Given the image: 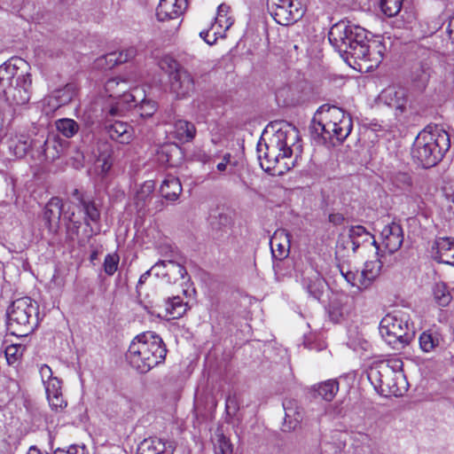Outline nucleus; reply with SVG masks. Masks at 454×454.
Listing matches in <instances>:
<instances>
[{
    "mask_svg": "<svg viewBox=\"0 0 454 454\" xmlns=\"http://www.w3.org/2000/svg\"><path fill=\"white\" fill-rule=\"evenodd\" d=\"M352 128L349 114L335 106L323 105L315 113L309 130L317 144L333 147L344 142Z\"/></svg>",
    "mask_w": 454,
    "mask_h": 454,
    "instance_id": "f257e3e1",
    "label": "nucleus"
},
{
    "mask_svg": "<svg viewBox=\"0 0 454 454\" xmlns=\"http://www.w3.org/2000/svg\"><path fill=\"white\" fill-rule=\"evenodd\" d=\"M299 140L298 130L292 125L282 124L270 139L264 144V150L258 145V160L262 168L272 176H281L290 169L286 161L293 154L292 147Z\"/></svg>",
    "mask_w": 454,
    "mask_h": 454,
    "instance_id": "f03ea898",
    "label": "nucleus"
},
{
    "mask_svg": "<svg viewBox=\"0 0 454 454\" xmlns=\"http://www.w3.org/2000/svg\"><path fill=\"white\" fill-rule=\"evenodd\" d=\"M167 348L162 339L154 332H145L131 341L126 358L139 373H146L165 361Z\"/></svg>",
    "mask_w": 454,
    "mask_h": 454,
    "instance_id": "7ed1b4c3",
    "label": "nucleus"
},
{
    "mask_svg": "<svg viewBox=\"0 0 454 454\" xmlns=\"http://www.w3.org/2000/svg\"><path fill=\"white\" fill-rule=\"evenodd\" d=\"M450 146V136L444 129L438 127L424 129L413 143L411 157L422 168H432L442 159Z\"/></svg>",
    "mask_w": 454,
    "mask_h": 454,
    "instance_id": "20e7f679",
    "label": "nucleus"
},
{
    "mask_svg": "<svg viewBox=\"0 0 454 454\" xmlns=\"http://www.w3.org/2000/svg\"><path fill=\"white\" fill-rule=\"evenodd\" d=\"M38 325V305L29 297L14 301L7 310V329L11 334L23 337Z\"/></svg>",
    "mask_w": 454,
    "mask_h": 454,
    "instance_id": "39448f33",
    "label": "nucleus"
},
{
    "mask_svg": "<svg viewBox=\"0 0 454 454\" xmlns=\"http://www.w3.org/2000/svg\"><path fill=\"white\" fill-rule=\"evenodd\" d=\"M380 333L389 345L401 348L415 337V329L407 313L398 310L387 314L380 323Z\"/></svg>",
    "mask_w": 454,
    "mask_h": 454,
    "instance_id": "423d86ee",
    "label": "nucleus"
},
{
    "mask_svg": "<svg viewBox=\"0 0 454 454\" xmlns=\"http://www.w3.org/2000/svg\"><path fill=\"white\" fill-rule=\"evenodd\" d=\"M129 90V82L126 79L121 77H113L106 81L105 90L114 101L106 106L102 113L106 117H121L131 108V103L135 101V95L128 92Z\"/></svg>",
    "mask_w": 454,
    "mask_h": 454,
    "instance_id": "0eeeda50",
    "label": "nucleus"
},
{
    "mask_svg": "<svg viewBox=\"0 0 454 454\" xmlns=\"http://www.w3.org/2000/svg\"><path fill=\"white\" fill-rule=\"evenodd\" d=\"M402 367L403 362L400 359H392L379 369L372 371V375L378 380L382 393H386V395H402L406 389Z\"/></svg>",
    "mask_w": 454,
    "mask_h": 454,
    "instance_id": "6e6552de",
    "label": "nucleus"
},
{
    "mask_svg": "<svg viewBox=\"0 0 454 454\" xmlns=\"http://www.w3.org/2000/svg\"><path fill=\"white\" fill-rule=\"evenodd\" d=\"M369 32L364 27L350 21L340 20L332 26L328 33V39L333 47L340 53H347L356 37L365 38Z\"/></svg>",
    "mask_w": 454,
    "mask_h": 454,
    "instance_id": "1a4fd4ad",
    "label": "nucleus"
},
{
    "mask_svg": "<svg viewBox=\"0 0 454 454\" xmlns=\"http://www.w3.org/2000/svg\"><path fill=\"white\" fill-rule=\"evenodd\" d=\"M268 9L275 21L282 26L295 23L304 14L299 0H268Z\"/></svg>",
    "mask_w": 454,
    "mask_h": 454,
    "instance_id": "9d476101",
    "label": "nucleus"
},
{
    "mask_svg": "<svg viewBox=\"0 0 454 454\" xmlns=\"http://www.w3.org/2000/svg\"><path fill=\"white\" fill-rule=\"evenodd\" d=\"M386 181L390 191L396 194H407V199L412 200L417 207H420L421 197L413 192L412 178L408 172L396 169L389 170L386 175Z\"/></svg>",
    "mask_w": 454,
    "mask_h": 454,
    "instance_id": "9b49d317",
    "label": "nucleus"
},
{
    "mask_svg": "<svg viewBox=\"0 0 454 454\" xmlns=\"http://www.w3.org/2000/svg\"><path fill=\"white\" fill-rule=\"evenodd\" d=\"M169 67L173 70L169 74L170 90L177 98L189 95L194 89V81L192 74L178 64L171 60Z\"/></svg>",
    "mask_w": 454,
    "mask_h": 454,
    "instance_id": "f8f14e48",
    "label": "nucleus"
},
{
    "mask_svg": "<svg viewBox=\"0 0 454 454\" xmlns=\"http://www.w3.org/2000/svg\"><path fill=\"white\" fill-rule=\"evenodd\" d=\"M27 63L21 59H11L0 66V94L14 84L19 79H22L27 72L23 69Z\"/></svg>",
    "mask_w": 454,
    "mask_h": 454,
    "instance_id": "ddd939ff",
    "label": "nucleus"
},
{
    "mask_svg": "<svg viewBox=\"0 0 454 454\" xmlns=\"http://www.w3.org/2000/svg\"><path fill=\"white\" fill-rule=\"evenodd\" d=\"M31 74L27 71L22 79L16 81L6 92L2 95L5 100L11 105L22 106L27 104L31 96Z\"/></svg>",
    "mask_w": 454,
    "mask_h": 454,
    "instance_id": "4468645a",
    "label": "nucleus"
},
{
    "mask_svg": "<svg viewBox=\"0 0 454 454\" xmlns=\"http://www.w3.org/2000/svg\"><path fill=\"white\" fill-rule=\"evenodd\" d=\"M301 283L309 297L317 301L321 300L326 282L317 270L313 267L306 268L301 274Z\"/></svg>",
    "mask_w": 454,
    "mask_h": 454,
    "instance_id": "2eb2a0df",
    "label": "nucleus"
},
{
    "mask_svg": "<svg viewBox=\"0 0 454 454\" xmlns=\"http://www.w3.org/2000/svg\"><path fill=\"white\" fill-rule=\"evenodd\" d=\"M386 51V47L382 43L380 36H372L367 42L365 46H362L358 49L356 54V59L370 62L369 67H378L383 58Z\"/></svg>",
    "mask_w": 454,
    "mask_h": 454,
    "instance_id": "dca6fc26",
    "label": "nucleus"
},
{
    "mask_svg": "<svg viewBox=\"0 0 454 454\" xmlns=\"http://www.w3.org/2000/svg\"><path fill=\"white\" fill-rule=\"evenodd\" d=\"M106 121L103 123V128L109 137L121 145H128L131 142L133 137L132 127L125 121L118 120H111L110 117L114 116L105 115Z\"/></svg>",
    "mask_w": 454,
    "mask_h": 454,
    "instance_id": "f3484780",
    "label": "nucleus"
},
{
    "mask_svg": "<svg viewBox=\"0 0 454 454\" xmlns=\"http://www.w3.org/2000/svg\"><path fill=\"white\" fill-rule=\"evenodd\" d=\"M381 245L389 254H394L403 245V231L402 226L395 222L385 225L380 232Z\"/></svg>",
    "mask_w": 454,
    "mask_h": 454,
    "instance_id": "a211bd4d",
    "label": "nucleus"
},
{
    "mask_svg": "<svg viewBox=\"0 0 454 454\" xmlns=\"http://www.w3.org/2000/svg\"><path fill=\"white\" fill-rule=\"evenodd\" d=\"M432 257L434 261L454 266V239L440 237L432 247Z\"/></svg>",
    "mask_w": 454,
    "mask_h": 454,
    "instance_id": "6ab92c4d",
    "label": "nucleus"
},
{
    "mask_svg": "<svg viewBox=\"0 0 454 454\" xmlns=\"http://www.w3.org/2000/svg\"><path fill=\"white\" fill-rule=\"evenodd\" d=\"M186 5V0H160L156 17L160 21L177 19L184 13Z\"/></svg>",
    "mask_w": 454,
    "mask_h": 454,
    "instance_id": "aec40b11",
    "label": "nucleus"
},
{
    "mask_svg": "<svg viewBox=\"0 0 454 454\" xmlns=\"http://www.w3.org/2000/svg\"><path fill=\"white\" fill-rule=\"evenodd\" d=\"M372 239V244L379 249L378 242L373 239V236L367 231V230L362 225L351 226L348 231V237L347 240H343L342 243H338V247L342 246L344 248L346 246H351L353 253H356L358 247L365 242H368Z\"/></svg>",
    "mask_w": 454,
    "mask_h": 454,
    "instance_id": "412c9836",
    "label": "nucleus"
},
{
    "mask_svg": "<svg viewBox=\"0 0 454 454\" xmlns=\"http://www.w3.org/2000/svg\"><path fill=\"white\" fill-rule=\"evenodd\" d=\"M37 143L25 134L12 135L6 140L9 153L18 158H23L29 149H36Z\"/></svg>",
    "mask_w": 454,
    "mask_h": 454,
    "instance_id": "4be33fe9",
    "label": "nucleus"
},
{
    "mask_svg": "<svg viewBox=\"0 0 454 454\" xmlns=\"http://www.w3.org/2000/svg\"><path fill=\"white\" fill-rule=\"evenodd\" d=\"M62 208L63 202L59 197L51 198L44 207L43 220L51 232H56L59 229Z\"/></svg>",
    "mask_w": 454,
    "mask_h": 454,
    "instance_id": "5701e85b",
    "label": "nucleus"
},
{
    "mask_svg": "<svg viewBox=\"0 0 454 454\" xmlns=\"http://www.w3.org/2000/svg\"><path fill=\"white\" fill-rule=\"evenodd\" d=\"M175 445L172 442L160 438H148L141 442L137 454H174Z\"/></svg>",
    "mask_w": 454,
    "mask_h": 454,
    "instance_id": "b1692460",
    "label": "nucleus"
},
{
    "mask_svg": "<svg viewBox=\"0 0 454 454\" xmlns=\"http://www.w3.org/2000/svg\"><path fill=\"white\" fill-rule=\"evenodd\" d=\"M43 386L50 406L56 411H62L67 406V402L63 398L60 380L51 379Z\"/></svg>",
    "mask_w": 454,
    "mask_h": 454,
    "instance_id": "393cba45",
    "label": "nucleus"
},
{
    "mask_svg": "<svg viewBox=\"0 0 454 454\" xmlns=\"http://www.w3.org/2000/svg\"><path fill=\"white\" fill-rule=\"evenodd\" d=\"M380 98L386 105L403 112L407 101V92L403 87H388L382 90Z\"/></svg>",
    "mask_w": 454,
    "mask_h": 454,
    "instance_id": "a878e982",
    "label": "nucleus"
},
{
    "mask_svg": "<svg viewBox=\"0 0 454 454\" xmlns=\"http://www.w3.org/2000/svg\"><path fill=\"white\" fill-rule=\"evenodd\" d=\"M290 234L286 231H278L270 239L272 256L278 260L286 258L289 254Z\"/></svg>",
    "mask_w": 454,
    "mask_h": 454,
    "instance_id": "bb28decb",
    "label": "nucleus"
},
{
    "mask_svg": "<svg viewBox=\"0 0 454 454\" xmlns=\"http://www.w3.org/2000/svg\"><path fill=\"white\" fill-rule=\"evenodd\" d=\"M381 262L380 261L367 262L361 272H359L358 290H365L371 286L373 281L380 276Z\"/></svg>",
    "mask_w": 454,
    "mask_h": 454,
    "instance_id": "cd10ccee",
    "label": "nucleus"
},
{
    "mask_svg": "<svg viewBox=\"0 0 454 454\" xmlns=\"http://www.w3.org/2000/svg\"><path fill=\"white\" fill-rule=\"evenodd\" d=\"M285 410V427L287 430L295 429L302 419L301 409L298 402L294 399H285L283 402Z\"/></svg>",
    "mask_w": 454,
    "mask_h": 454,
    "instance_id": "c85d7f7f",
    "label": "nucleus"
},
{
    "mask_svg": "<svg viewBox=\"0 0 454 454\" xmlns=\"http://www.w3.org/2000/svg\"><path fill=\"white\" fill-rule=\"evenodd\" d=\"M174 137L182 143L192 142L197 134L194 123L184 119H176L173 123Z\"/></svg>",
    "mask_w": 454,
    "mask_h": 454,
    "instance_id": "c756f323",
    "label": "nucleus"
},
{
    "mask_svg": "<svg viewBox=\"0 0 454 454\" xmlns=\"http://www.w3.org/2000/svg\"><path fill=\"white\" fill-rule=\"evenodd\" d=\"M75 96V86L73 83H67L63 88L55 90L49 97V104L56 108L65 106L72 101Z\"/></svg>",
    "mask_w": 454,
    "mask_h": 454,
    "instance_id": "7c9ffc66",
    "label": "nucleus"
},
{
    "mask_svg": "<svg viewBox=\"0 0 454 454\" xmlns=\"http://www.w3.org/2000/svg\"><path fill=\"white\" fill-rule=\"evenodd\" d=\"M38 157H43L44 160H53L59 157L61 151L60 144L54 137H48L43 142L36 140Z\"/></svg>",
    "mask_w": 454,
    "mask_h": 454,
    "instance_id": "2f4dec72",
    "label": "nucleus"
},
{
    "mask_svg": "<svg viewBox=\"0 0 454 454\" xmlns=\"http://www.w3.org/2000/svg\"><path fill=\"white\" fill-rule=\"evenodd\" d=\"M98 156L96 160V168L99 169L100 174L106 175L113 166L112 147L107 143H103L98 147Z\"/></svg>",
    "mask_w": 454,
    "mask_h": 454,
    "instance_id": "473e14b6",
    "label": "nucleus"
},
{
    "mask_svg": "<svg viewBox=\"0 0 454 454\" xmlns=\"http://www.w3.org/2000/svg\"><path fill=\"white\" fill-rule=\"evenodd\" d=\"M182 192L179 179L174 176H168L160 185L161 195L168 200H176Z\"/></svg>",
    "mask_w": 454,
    "mask_h": 454,
    "instance_id": "72a5a7b5",
    "label": "nucleus"
},
{
    "mask_svg": "<svg viewBox=\"0 0 454 454\" xmlns=\"http://www.w3.org/2000/svg\"><path fill=\"white\" fill-rule=\"evenodd\" d=\"M165 274V281L168 284H175L180 279L190 280L187 270L184 265L172 260H168Z\"/></svg>",
    "mask_w": 454,
    "mask_h": 454,
    "instance_id": "f704fd0d",
    "label": "nucleus"
},
{
    "mask_svg": "<svg viewBox=\"0 0 454 454\" xmlns=\"http://www.w3.org/2000/svg\"><path fill=\"white\" fill-rule=\"evenodd\" d=\"M432 69L427 63H421L412 73V84L419 90L423 91L431 77Z\"/></svg>",
    "mask_w": 454,
    "mask_h": 454,
    "instance_id": "c9c22d12",
    "label": "nucleus"
},
{
    "mask_svg": "<svg viewBox=\"0 0 454 454\" xmlns=\"http://www.w3.org/2000/svg\"><path fill=\"white\" fill-rule=\"evenodd\" d=\"M312 388L322 399L331 402L339 391V382L336 380H328L313 386Z\"/></svg>",
    "mask_w": 454,
    "mask_h": 454,
    "instance_id": "e433bc0d",
    "label": "nucleus"
},
{
    "mask_svg": "<svg viewBox=\"0 0 454 454\" xmlns=\"http://www.w3.org/2000/svg\"><path fill=\"white\" fill-rule=\"evenodd\" d=\"M85 215L84 223L89 226L90 223H98L100 221V210L96 202L89 198L87 200H82L80 206Z\"/></svg>",
    "mask_w": 454,
    "mask_h": 454,
    "instance_id": "4c0bfd02",
    "label": "nucleus"
},
{
    "mask_svg": "<svg viewBox=\"0 0 454 454\" xmlns=\"http://www.w3.org/2000/svg\"><path fill=\"white\" fill-rule=\"evenodd\" d=\"M55 127L59 134L67 138H71L75 136L79 129L80 125L77 121L70 118H62L55 121Z\"/></svg>",
    "mask_w": 454,
    "mask_h": 454,
    "instance_id": "58836bf2",
    "label": "nucleus"
},
{
    "mask_svg": "<svg viewBox=\"0 0 454 454\" xmlns=\"http://www.w3.org/2000/svg\"><path fill=\"white\" fill-rule=\"evenodd\" d=\"M136 100L131 103V108L134 114L139 115L141 118H150L157 111V103L151 99L144 98L137 105L135 104Z\"/></svg>",
    "mask_w": 454,
    "mask_h": 454,
    "instance_id": "ea45409f",
    "label": "nucleus"
},
{
    "mask_svg": "<svg viewBox=\"0 0 454 454\" xmlns=\"http://www.w3.org/2000/svg\"><path fill=\"white\" fill-rule=\"evenodd\" d=\"M433 293L435 302L441 307L448 306L452 300L450 290L444 282L436 283L434 286Z\"/></svg>",
    "mask_w": 454,
    "mask_h": 454,
    "instance_id": "a19ab883",
    "label": "nucleus"
},
{
    "mask_svg": "<svg viewBox=\"0 0 454 454\" xmlns=\"http://www.w3.org/2000/svg\"><path fill=\"white\" fill-rule=\"evenodd\" d=\"M166 310L168 315L173 318H180L187 310V304L183 301L179 296L168 299L166 303Z\"/></svg>",
    "mask_w": 454,
    "mask_h": 454,
    "instance_id": "79ce46f5",
    "label": "nucleus"
},
{
    "mask_svg": "<svg viewBox=\"0 0 454 454\" xmlns=\"http://www.w3.org/2000/svg\"><path fill=\"white\" fill-rule=\"evenodd\" d=\"M215 454H232V444L230 440L219 430L212 438Z\"/></svg>",
    "mask_w": 454,
    "mask_h": 454,
    "instance_id": "37998d69",
    "label": "nucleus"
},
{
    "mask_svg": "<svg viewBox=\"0 0 454 454\" xmlns=\"http://www.w3.org/2000/svg\"><path fill=\"white\" fill-rule=\"evenodd\" d=\"M137 54V50L134 47H129L126 50L119 51L118 55L116 52H111L106 54L104 59L112 66L115 64H121L133 59Z\"/></svg>",
    "mask_w": 454,
    "mask_h": 454,
    "instance_id": "c03bdc74",
    "label": "nucleus"
},
{
    "mask_svg": "<svg viewBox=\"0 0 454 454\" xmlns=\"http://www.w3.org/2000/svg\"><path fill=\"white\" fill-rule=\"evenodd\" d=\"M229 11L230 6L225 4H222L218 6L217 16L215 18V24H214L212 27L213 29L215 28V26L223 28L224 31L230 28L233 21L231 17H228Z\"/></svg>",
    "mask_w": 454,
    "mask_h": 454,
    "instance_id": "a18cd8bd",
    "label": "nucleus"
},
{
    "mask_svg": "<svg viewBox=\"0 0 454 454\" xmlns=\"http://www.w3.org/2000/svg\"><path fill=\"white\" fill-rule=\"evenodd\" d=\"M440 339L436 333L423 332L419 336V347L424 352H430L439 345Z\"/></svg>",
    "mask_w": 454,
    "mask_h": 454,
    "instance_id": "49530a36",
    "label": "nucleus"
},
{
    "mask_svg": "<svg viewBox=\"0 0 454 454\" xmlns=\"http://www.w3.org/2000/svg\"><path fill=\"white\" fill-rule=\"evenodd\" d=\"M403 0H381L380 9L387 17L396 16L403 6Z\"/></svg>",
    "mask_w": 454,
    "mask_h": 454,
    "instance_id": "de8ad7c7",
    "label": "nucleus"
},
{
    "mask_svg": "<svg viewBox=\"0 0 454 454\" xmlns=\"http://www.w3.org/2000/svg\"><path fill=\"white\" fill-rule=\"evenodd\" d=\"M231 154L226 153L223 155L221 161L216 164V170L220 175L231 174L236 167V161L231 162Z\"/></svg>",
    "mask_w": 454,
    "mask_h": 454,
    "instance_id": "09e8293b",
    "label": "nucleus"
},
{
    "mask_svg": "<svg viewBox=\"0 0 454 454\" xmlns=\"http://www.w3.org/2000/svg\"><path fill=\"white\" fill-rule=\"evenodd\" d=\"M119 261L120 257L116 253L106 254L103 263L106 274L108 276L114 275L118 269Z\"/></svg>",
    "mask_w": 454,
    "mask_h": 454,
    "instance_id": "8fccbe9b",
    "label": "nucleus"
},
{
    "mask_svg": "<svg viewBox=\"0 0 454 454\" xmlns=\"http://www.w3.org/2000/svg\"><path fill=\"white\" fill-rule=\"evenodd\" d=\"M24 348L21 345L12 344L5 348L4 354L9 364H15L21 356Z\"/></svg>",
    "mask_w": 454,
    "mask_h": 454,
    "instance_id": "3c124183",
    "label": "nucleus"
},
{
    "mask_svg": "<svg viewBox=\"0 0 454 454\" xmlns=\"http://www.w3.org/2000/svg\"><path fill=\"white\" fill-rule=\"evenodd\" d=\"M154 190V183L153 181L145 182L136 194L137 204L145 202Z\"/></svg>",
    "mask_w": 454,
    "mask_h": 454,
    "instance_id": "603ef678",
    "label": "nucleus"
},
{
    "mask_svg": "<svg viewBox=\"0 0 454 454\" xmlns=\"http://www.w3.org/2000/svg\"><path fill=\"white\" fill-rule=\"evenodd\" d=\"M369 40L370 38H368V35H365V38L356 37L354 39V42L352 43L350 49L347 51V53L340 54V56L344 59H348L349 56L356 59V53L357 52L358 49H360L362 46H365Z\"/></svg>",
    "mask_w": 454,
    "mask_h": 454,
    "instance_id": "864d4df0",
    "label": "nucleus"
},
{
    "mask_svg": "<svg viewBox=\"0 0 454 454\" xmlns=\"http://www.w3.org/2000/svg\"><path fill=\"white\" fill-rule=\"evenodd\" d=\"M168 260L157 262L152 268L151 270L157 278H161L165 280V272L167 269Z\"/></svg>",
    "mask_w": 454,
    "mask_h": 454,
    "instance_id": "5fc2aeb1",
    "label": "nucleus"
},
{
    "mask_svg": "<svg viewBox=\"0 0 454 454\" xmlns=\"http://www.w3.org/2000/svg\"><path fill=\"white\" fill-rule=\"evenodd\" d=\"M39 372L43 385H45V383L50 381L51 379L56 378L53 376L51 367L47 364H42L40 366Z\"/></svg>",
    "mask_w": 454,
    "mask_h": 454,
    "instance_id": "6e6d98bb",
    "label": "nucleus"
},
{
    "mask_svg": "<svg viewBox=\"0 0 454 454\" xmlns=\"http://www.w3.org/2000/svg\"><path fill=\"white\" fill-rule=\"evenodd\" d=\"M55 454H85L84 446L72 445L67 450L58 449Z\"/></svg>",
    "mask_w": 454,
    "mask_h": 454,
    "instance_id": "4d7b16f0",
    "label": "nucleus"
},
{
    "mask_svg": "<svg viewBox=\"0 0 454 454\" xmlns=\"http://www.w3.org/2000/svg\"><path fill=\"white\" fill-rule=\"evenodd\" d=\"M329 316L331 319L338 323L343 317V312L334 304L330 305Z\"/></svg>",
    "mask_w": 454,
    "mask_h": 454,
    "instance_id": "13d9d810",
    "label": "nucleus"
},
{
    "mask_svg": "<svg viewBox=\"0 0 454 454\" xmlns=\"http://www.w3.org/2000/svg\"><path fill=\"white\" fill-rule=\"evenodd\" d=\"M342 275L348 283H349L352 286H356L358 288L359 272L354 273L352 271H348L346 274L342 273Z\"/></svg>",
    "mask_w": 454,
    "mask_h": 454,
    "instance_id": "bf43d9fd",
    "label": "nucleus"
},
{
    "mask_svg": "<svg viewBox=\"0 0 454 454\" xmlns=\"http://www.w3.org/2000/svg\"><path fill=\"white\" fill-rule=\"evenodd\" d=\"M329 222L333 223V225H340L344 223L345 217L340 213H332L329 215Z\"/></svg>",
    "mask_w": 454,
    "mask_h": 454,
    "instance_id": "052dcab7",
    "label": "nucleus"
},
{
    "mask_svg": "<svg viewBox=\"0 0 454 454\" xmlns=\"http://www.w3.org/2000/svg\"><path fill=\"white\" fill-rule=\"evenodd\" d=\"M153 274L151 269L146 270L145 273H143L139 279H138V282H137V290L138 291L139 288L145 283V281L147 280V278Z\"/></svg>",
    "mask_w": 454,
    "mask_h": 454,
    "instance_id": "680f3d73",
    "label": "nucleus"
},
{
    "mask_svg": "<svg viewBox=\"0 0 454 454\" xmlns=\"http://www.w3.org/2000/svg\"><path fill=\"white\" fill-rule=\"evenodd\" d=\"M303 345L306 348L309 349V350H313V349H316V350H322L325 348V346L324 344H316V343H312L310 341H307L305 340L303 342Z\"/></svg>",
    "mask_w": 454,
    "mask_h": 454,
    "instance_id": "e2e57ef3",
    "label": "nucleus"
},
{
    "mask_svg": "<svg viewBox=\"0 0 454 454\" xmlns=\"http://www.w3.org/2000/svg\"><path fill=\"white\" fill-rule=\"evenodd\" d=\"M72 195H73V198H74L78 201L79 206H81L82 204V200H87L89 199V197L81 193L80 191L77 189L74 190Z\"/></svg>",
    "mask_w": 454,
    "mask_h": 454,
    "instance_id": "0e129e2a",
    "label": "nucleus"
},
{
    "mask_svg": "<svg viewBox=\"0 0 454 454\" xmlns=\"http://www.w3.org/2000/svg\"><path fill=\"white\" fill-rule=\"evenodd\" d=\"M447 32L449 34L450 39L451 40V43L454 44V17L451 18L449 22Z\"/></svg>",
    "mask_w": 454,
    "mask_h": 454,
    "instance_id": "69168bd1",
    "label": "nucleus"
},
{
    "mask_svg": "<svg viewBox=\"0 0 454 454\" xmlns=\"http://www.w3.org/2000/svg\"><path fill=\"white\" fill-rule=\"evenodd\" d=\"M198 158H199V160L204 164L210 163L211 161H215L213 157L207 153L199 154Z\"/></svg>",
    "mask_w": 454,
    "mask_h": 454,
    "instance_id": "338daca9",
    "label": "nucleus"
},
{
    "mask_svg": "<svg viewBox=\"0 0 454 454\" xmlns=\"http://www.w3.org/2000/svg\"><path fill=\"white\" fill-rule=\"evenodd\" d=\"M27 454H49L46 451H42L35 446H31L27 451Z\"/></svg>",
    "mask_w": 454,
    "mask_h": 454,
    "instance_id": "774afa93",
    "label": "nucleus"
}]
</instances>
